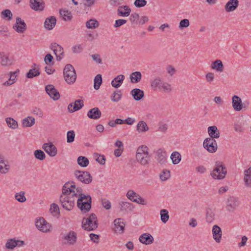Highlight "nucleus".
<instances>
[{"label":"nucleus","instance_id":"1","mask_svg":"<svg viewBox=\"0 0 251 251\" xmlns=\"http://www.w3.org/2000/svg\"><path fill=\"white\" fill-rule=\"evenodd\" d=\"M71 187L70 189H67V190H71L69 194L77 199V206L82 212L86 213L89 211L91 208L92 199L90 195H85L82 193V189L81 187H76L75 182H68Z\"/></svg>","mask_w":251,"mask_h":251},{"label":"nucleus","instance_id":"2","mask_svg":"<svg viewBox=\"0 0 251 251\" xmlns=\"http://www.w3.org/2000/svg\"><path fill=\"white\" fill-rule=\"evenodd\" d=\"M71 186L69 183H65L62 188V194L60 197V201L62 207L67 210L70 211L73 209L75 205V201L76 199L73 196L69 194L71 190L69 189Z\"/></svg>","mask_w":251,"mask_h":251},{"label":"nucleus","instance_id":"3","mask_svg":"<svg viewBox=\"0 0 251 251\" xmlns=\"http://www.w3.org/2000/svg\"><path fill=\"white\" fill-rule=\"evenodd\" d=\"M149 151L148 147L144 145L139 146L137 150L136 158L137 161L142 165L148 164L151 160Z\"/></svg>","mask_w":251,"mask_h":251},{"label":"nucleus","instance_id":"4","mask_svg":"<svg viewBox=\"0 0 251 251\" xmlns=\"http://www.w3.org/2000/svg\"><path fill=\"white\" fill-rule=\"evenodd\" d=\"M226 174V168L223 162L216 161L215 163V167L210 173L211 177L214 179L221 180L225 178Z\"/></svg>","mask_w":251,"mask_h":251},{"label":"nucleus","instance_id":"5","mask_svg":"<svg viewBox=\"0 0 251 251\" xmlns=\"http://www.w3.org/2000/svg\"><path fill=\"white\" fill-rule=\"evenodd\" d=\"M98 219L94 213L91 214L87 218H83L82 221V227L85 230H94L98 227Z\"/></svg>","mask_w":251,"mask_h":251},{"label":"nucleus","instance_id":"6","mask_svg":"<svg viewBox=\"0 0 251 251\" xmlns=\"http://www.w3.org/2000/svg\"><path fill=\"white\" fill-rule=\"evenodd\" d=\"M64 78L65 81L70 84L74 83L76 78V74L74 67L70 64H67L63 70Z\"/></svg>","mask_w":251,"mask_h":251},{"label":"nucleus","instance_id":"7","mask_svg":"<svg viewBox=\"0 0 251 251\" xmlns=\"http://www.w3.org/2000/svg\"><path fill=\"white\" fill-rule=\"evenodd\" d=\"M35 225L36 227L43 232L47 233L51 231L52 227L51 225L43 217L36 219Z\"/></svg>","mask_w":251,"mask_h":251},{"label":"nucleus","instance_id":"8","mask_svg":"<svg viewBox=\"0 0 251 251\" xmlns=\"http://www.w3.org/2000/svg\"><path fill=\"white\" fill-rule=\"evenodd\" d=\"M74 175L76 179L83 183L88 184L92 181V176L88 172L76 170Z\"/></svg>","mask_w":251,"mask_h":251},{"label":"nucleus","instance_id":"9","mask_svg":"<svg viewBox=\"0 0 251 251\" xmlns=\"http://www.w3.org/2000/svg\"><path fill=\"white\" fill-rule=\"evenodd\" d=\"M77 234L74 231H69L63 235L62 239L65 245L72 246L75 245L77 241Z\"/></svg>","mask_w":251,"mask_h":251},{"label":"nucleus","instance_id":"10","mask_svg":"<svg viewBox=\"0 0 251 251\" xmlns=\"http://www.w3.org/2000/svg\"><path fill=\"white\" fill-rule=\"evenodd\" d=\"M203 146L209 152H215L218 149L216 140L212 138H206L203 143Z\"/></svg>","mask_w":251,"mask_h":251},{"label":"nucleus","instance_id":"11","mask_svg":"<svg viewBox=\"0 0 251 251\" xmlns=\"http://www.w3.org/2000/svg\"><path fill=\"white\" fill-rule=\"evenodd\" d=\"M239 204L240 201L238 198L230 196L227 199L226 209L228 211L233 212Z\"/></svg>","mask_w":251,"mask_h":251},{"label":"nucleus","instance_id":"12","mask_svg":"<svg viewBox=\"0 0 251 251\" xmlns=\"http://www.w3.org/2000/svg\"><path fill=\"white\" fill-rule=\"evenodd\" d=\"M30 7L36 11H43L45 7L44 0H29Z\"/></svg>","mask_w":251,"mask_h":251},{"label":"nucleus","instance_id":"13","mask_svg":"<svg viewBox=\"0 0 251 251\" xmlns=\"http://www.w3.org/2000/svg\"><path fill=\"white\" fill-rule=\"evenodd\" d=\"M42 149L51 157H54L57 154V149L51 142L44 143Z\"/></svg>","mask_w":251,"mask_h":251},{"label":"nucleus","instance_id":"14","mask_svg":"<svg viewBox=\"0 0 251 251\" xmlns=\"http://www.w3.org/2000/svg\"><path fill=\"white\" fill-rule=\"evenodd\" d=\"M13 28L19 33H24L27 29V26L23 20L20 17H17L16 24Z\"/></svg>","mask_w":251,"mask_h":251},{"label":"nucleus","instance_id":"15","mask_svg":"<svg viewBox=\"0 0 251 251\" xmlns=\"http://www.w3.org/2000/svg\"><path fill=\"white\" fill-rule=\"evenodd\" d=\"M118 204L120 211L125 213L132 212L135 208L132 203L127 201H120Z\"/></svg>","mask_w":251,"mask_h":251},{"label":"nucleus","instance_id":"16","mask_svg":"<svg viewBox=\"0 0 251 251\" xmlns=\"http://www.w3.org/2000/svg\"><path fill=\"white\" fill-rule=\"evenodd\" d=\"M45 89L47 94L53 100H57L59 99L60 94L53 85L49 84L47 85Z\"/></svg>","mask_w":251,"mask_h":251},{"label":"nucleus","instance_id":"17","mask_svg":"<svg viewBox=\"0 0 251 251\" xmlns=\"http://www.w3.org/2000/svg\"><path fill=\"white\" fill-rule=\"evenodd\" d=\"M50 48L55 54L56 60L57 61L61 60L64 53L63 48L61 46L55 43L51 44Z\"/></svg>","mask_w":251,"mask_h":251},{"label":"nucleus","instance_id":"18","mask_svg":"<svg viewBox=\"0 0 251 251\" xmlns=\"http://www.w3.org/2000/svg\"><path fill=\"white\" fill-rule=\"evenodd\" d=\"M10 168V165L8 160L5 159L4 156L0 153V173L5 174L7 173Z\"/></svg>","mask_w":251,"mask_h":251},{"label":"nucleus","instance_id":"19","mask_svg":"<svg viewBox=\"0 0 251 251\" xmlns=\"http://www.w3.org/2000/svg\"><path fill=\"white\" fill-rule=\"evenodd\" d=\"M155 159L160 164H165L167 162V153L161 149H159L155 152Z\"/></svg>","mask_w":251,"mask_h":251},{"label":"nucleus","instance_id":"20","mask_svg":"<svg viewBox=\"0 0 251 251\" xmlns=\"http://www.w3.org/2000/svg\"><path fill=\"white\" fill-rule=\"evenodd\" d=\"M212 236L216 243H219L221 241L222 231L221 228L217 225H214L212 229Z\"/></svg>","mask_w":251,"mask_h":251},{"label":"nucleus","instance_id":"21","mask_svg":"<svg viewBox=\"0 0 251 251\" xmlns=\"http://www.w3.org/2000/svg\"><path fill=\"white\" fill-rule=\"evenodd\" d=\"M115 225L114 230L116 232L122 233L125 230V224L122 218H117L114 221Z\"/></svg>","mask_w":251,"mask_h":251},{"label":"nucleus","instance_id":"22","mask_svg":"<svg viewBox=\"0 0 251 251\" xmlns=\"http://www.w3.org/2000/svg\"><path fill=\"white\" fill-rule=\"evenodd\" d=\"M139 240L143 244L150 245L153 243L154 238L151 234L145 233L140 236Z\"/></svg>","mask_w":251,"mask_h":251},{"label":"nucleus","instance_id":"23","mask_svg":"<svg viewBox=\"0 0 251 251\" xmlns=\"http://www.w3.org/2000/svg\"><path fill=\"white\" fill-rule=\"evenodd\" d=\"M239 5L238 0H229L225 6V9L227 12H233Z\"/></svg>","mask_w":251,"mask_h":251},{"label":"nucleus","instance_id":"24","mask_svg":"<svg viewBox=\"0 0 251 251\" xmlns=\"http://www.w3.org/2000/svg\"><path fill=\"white\" fill-rule=\"evenodd\" d=\"M130 8L127 5L120 6L117 9V15L119 16L126 17L130 15Z\"/></svg>","mask_w":251,"mask_h":251},{"label":"nucleus","instance_id":"25","mask_svg":"<svg viewBox=\"0 0 251 251\" xmlns=\"http://www.w3.org/2000/svg\"><path fill=\"white\" fill-rule=\"evenodd\" d=\"M242 100L241 99L236 95L232 97V105L233 109L236 111L242 110Z\"/></svg>","mask_w":251,"mask_h":251},{"label":"nucleus","instance_id":"26","mask_svg":"<svg viewBox=\"0 0 251 251\" xmlns=\"http://www.w3.org/2000/svg\"><path fill=\"white\" fill-rule=\"evenodd\" d=\"M101 115V112L98 107H94L89 110L87 113V116L91 119H99Z\"/></svg>","mask_w":251,"mask_h":251},{"label":"nucleus","instance_id":"27","mask_svg":"<svg viewBox=\"0 0 251 251\" xmlns=\"http://www.w3.org/2000/svg\"><path fill=\"white\" fill-rule=\"evenodd\" d=\"M56 19L54 16H50L46 18L44 23V27L48 30H51L55 26Z\"/></svg>","mask_w":251,"mask_h":251},{"label":"nucleus","instance_id":"28","mask_svg":"<svg viewBox=\"0 0 251 251\" xmlns=\"http://www.w3.org/2000/svg\"><path fill=\"white\" fill-rule=\"evenodd\" d=\"M244 181L245 186L248 188H251V167L244 171Z\"/></svg>","mask_w":251,"mask_h":251},{"label":"nucleus","instance_id":"29","mask_svg":"<svg viewBox=\"0 0 251 251\" xmlns=\"http://www.w3.org/2000/svg\"><path fill=\"white\" fill-rule=\"evenodd\" d=\"M207 131L210 136L209 138L215 139L220 137V131L216 126H209L207 128Z\"/></svg>","mask_w":251,"mask_h":251},{"label":"nucleus","instance_id":"30","mask_svg":"<svg viewBox=\"0 0 251 251\" xmlns=\"http://www.w3.org/2000/svg\"><path fill=\"white\" fill-rule=\"evenodd\" d=\"M212 69L218 72H223L224 67L222 61L220 59H217L213 61L211 64Z\"/></svg>","mask_w":251,"mask_h":251},{"label":"nucleus","instance_id":"31","mask_svg":"<svg viewBox=\"0 0 251 251\" xmlns=\"http://www.w3.org/2000/svg\"><path fill=\"white\" fill-rule=\"evenodd\" d=\"M0 63L2 66H8L12 65V61L4 52H0Z\"/></svg>","mask_w":251,"mask_h":251},{"label":"nucleus","instance_id":"32","mask_svg":"<svg viewBox=\"0 0 251 251\" xmlns=\"http://www.w3.org/2000/svg\"><path fill=\"white\" fill-rule=\"evenodd\" d=\"M125 78V77L123 75L117 76L111 81L112 86L114 88H119L122 84Z\"/></svg>","mask_w":251,"mask_h":251},{"label":"nucleus","instance_id":"33","mask_svg":"<svg viewBox=\"0 0 251 251\" xmlns=\"http://www.w3.org/2000/svg\"><path fill=\"white\" fill-rule=\"evenodd\" d=\"M59 14L62 20L66 22L70 21L73 19L71 12L68 10L61 9L59 10Z\"/></svg>","mask_w":251,"mask_h":251},{"label":"nucleus","instance_id":"34","mask_svg":"<svg viewBox=\"0 0 251 251\" xmlns=\"http://www.w3.org/2000/svg\"><path fill=\"white\" fill-rule=\"evenodd\" d=\"M131 94L136 100H140L144 96V91L138 88L133 89L131 91Z\"/></svg>","mask_w":251,"mask_h":251},{"label":"nucleus","instance_id":"35","mask_svg":"<svg viewBox=\"0 0 251 251\" xmlns=\"http://www.w3.org/2000/svg\"><path fill=\"white\" fill-rule=\"evenodd\" d=\"M149 129V127L145 122L140 121L138 123L136 126V130L138 133H145L148 131Z\"/></svg>","mask_w":251,"mask_h":251},{"label":"nucleus","instance_id":"36","mask_svg":"<svg viewBox=\"0 0 251 251\" xmlns=\"http://www.w3.org/2000/svg\"><path fill=\"white\" fill-rule=\"evenodd\" d=\"M142 78V75L140 72L136 71L132 73L130 75V81L133 83L139 82Z\"/></svg>","mask_w":251,"mask_h":251},{"label":"nucleus","instance_id":"37","mask_svg":"<svg viewBox=\"0 0 251 251\" xmlns=\"http://www.w3.org/2000/svg\"><path fill=\"white\" fill-rule=\"evenodd\" d=\"M99 26V23L95 19H91L86 22V26L88 29L96 28Z\"/></svg>","mask_w":251,"mask_h":251},{"label":"nucleus","instance_id":"38","mask_svg":"<svg viewBox=\"0 0 251 251\" xmlns=\"http://www.w3.org/2000/svg\"><path fill=\"white\" fill-rule=\"evenodd\" d=\"M35 124V119L31 116H28L23 120V125L25 127H31Z\"/></svg>","mask_w":251,"mask_h":251},{"label":"nucleus","instance_id":"39","mask_svg":"<svg viewBox=\"0 0 251 251\" xmlns=\"http://www.w3.org/2000/svg\"><path fill=\"white\" fill-rule=\"evenodd\" d=\"M171 159L174 164H178L181 159L180 154L177 151L173 152L171 155Z\"/></svg>","mask_w":251,"mask_h":251},{"label":"nucleus","instance_id":"40","mask_svg":"<svg viewBox=\"0 0 251 251\" xmlns=\"http://www.w3.org/2000/svg\"><path fill=\"white\" fill-rule=\"evenodd\" d=\"M126 196L129 200L133 202L137 201V199L139 196L138 194L135 193L132 190H128L126 193Z\"/></svg>","mask_w":251,"mask_h":251},{"label":"nucleus","instance_id":"41","mask_svg":"<svg viewBox=\"0 0 251 251\" xmlns=\"http://www.w3.org/2000/svg\"><path fill=\"white\" fill-rule=\"evenodd\" d=\"M168 129V124L166 123L161 122L158 123L157 131L162 133H166Z\"/></svg>","mask_w":251,"mask_h":251},{"label":"nucleus","instance_id":"42","mask_svg":"<svg viewBox=\"0 0 251 251\" xmlns=\"http://www.w3.org/2000/svg\"><path fill=\"white\" fill-rule=\"evenodd\" d=\"M5 121L7 126L11 128L16 129L18 127V124L16 121L11 117L7 118Z\"/></svg>","mask_w":251,"mask_h":251},{"label":"nucleus","instance_id":"43","mask_svg":"<svg viewBox=\"0 0 251 251\" xmlns=\"http://www.w3.org/2000/svg\"><path fill=\"white\" fill-rule=\"evenodd\" d=\"M159 89L163 91L165 93L170 92L172 90L171 85L169 83L163 81L159 88Z\"/></svg>","mask_w":251,"mask_h":251},{"label":"nucleus","instance_id":"44","mask_svg":"<svg viewBox=\"0 0 251 251\" xmlns=\"http://www.w3.org/2000/svg\"><path fill=\"white\" fill-rule=\"evenodd\" d=\"M162 82L163 81H162L161 78L157 76L151 81V86L154 89H159Z\"/></svg>","mask_w":251,"mask_h":251},{"label":"nucleus","instance_id":"45","mask_svg":"<svg viewBox=\"0 0 251 251\" xmlns=\"http://www.w3.org/2000/svg\"><path fill=\"white\" fill-rule=\"evenodd\" d=\"M1 16L3 19L10 21L12 19L13 14L10 10L5 9L1 12Z\"/></svg>","mask_w":251,"mask_h":251},{"label":"nucleus","instance_id":"46","mask_svg":"<svg viewBox=\"0 0 251 251\" xmlns=\"http://www.w3.org/2000/svg\"><path fill=\"white\" fill-rule=\"evenodd\" d=\"M17 243L16 240L14 238L8 239L6 244L5 248L7 249L12 250L15 247H17Z\"/></svg>","mask_w":251,"mask_h":251},{"label":"nucleus","instance_id":"47","mask_svg":"<svg viewBox=\"0 0 251 251\" xmlns=\"http://www.w3.org/2000/svg\"><path fill=\"white\" fill-rule=\"evenodd\" d=\"M160 213L161 221L163 223H166L169 219L168 211L166 209H161Z\"/></svg>","mask_w":251,"mask_h":251},{"label":"nucleus","instance_id":"48","mask_svg":"<svg viewBox=\"0 0 251 251\" xmlns=\"http://www.w3.org/2000/svg\"><path fill=\"white\" fill-rule=\"evenodd\" d=\"M84 105L83 101L82 100H75L73 104V109L72 112H75L80 109Z\"/></svg>","mask_w":251,"mask_h":251},{"label":"nucleus","instance_id":"49","mask_svg":"<svg viewBox=\"0 0 251 251\" xmlns=\"http://www.w3.org/2000/svg\"><path fill=\"white\" fill-rule=\"evenodd\" d=\"M102 83V76L100 74L97 75L94 78V87L96 90H98Z\"/></svg>","mask_w":251,"mask_h":251},{"label":"nucleus","instance_id":"50","mask_svg":"<svg viewBox=\"0 0 251 251\" xmlns=\"http://www.w3.org/2000/svg\"><path fill=\"white\" fill-rule=\"evenodd\" d=\"M88 159L85 156H80L77 158L78 164L81 167H85L89 164Z\"/></svg>","mask_w":251,"mask_h":251},{"label":"nucleus","instance_id":"51","mask_svg":"<svg viewBox=\"0 0 251 251\" xmlns=\"http://www.w3.org/2000/svg\"><path fill=\"white\" fill-rule=\"evenodd\" d=\"M39 75V69H37L36 68H34L29 70L28 72L26 74V77L31 78L38 76Z\"/></svg>","mask_w":251,"mask_h":251},{"label":"nucleus","instance_id":"52","mask_svg":"<svg viewBox=\"0 0 251 251\" xmlns=\"http://www.w3.org/2000/svg\"><path fill=\"white\" fill-rule=\"evenodd\" d=\"M25 193L24 191H20L16 193L15 195V199L20 202H24L26 201V198L25 196Z\"/></svg>","mask_w":251,"mask_h":251},{"label":"nucleus","instance_id":"53","mask_svg":"<svg viewBox=\"0 0 251 251\" xmlns=\"http://www.w3.org/2000/svg\"><path fill=\"white\" fill-rule=\"evenodd\" d=\"M139 15L137 13L134 12L129 15V20L131 24L138 25V20L139 19Z\"/></svg>","mask_w":251,"mask_h":251},{"label":"nucleus","instance_id":"54","mask_svg":"<svg viewBox=\"0 0 251 251\" xmlns=\"http://www.w3.org/2000/svg\"><path fill=\"white\" fill-rule=\"evenodd\" d=\"M34 155L35 157L39 160H43L46 158L45 153L41 150H37L35 151Z\"/></svg>","mask_w":251,"mask_h":251},{"label":"nucleus","instance_id":"55","mask_svg":"<svg viewBox=\"0 0 251 251\" xmlns=\"http://www.w3.org/2000/svg\"><path fill=\"white\" fill-rule=\"evenodd\" d=\"M50 213L54 216L59 215V208L57 204L52 203L50 209Z\"/></svg>","mask_w":251,"mask_h":251},{"label":"nucleus","instance_id":"56","mask_svg":"<svg viewBox=\"0 0 251 251\" xmlns=\"http://www.w3.org/2000/svg\"><path fill=\"white\" fill-rule=\"evenodd\" d=\"M15 74H16V72H11L10 73L11 75L10 76V77H9L8 80L5 81L3 83V85L4 86H10L16 82V75H15Z\"/></svg>","mask_w":251,"mask_h":251},{"label":"nucleus","instance_id":"57","mask_svg":"<svg viewBox=\"0 0 251 251\" xmlns=\"http://www.w3.org/2000/svg\"><path fill=\"white\" fill-rule=\"evenodd\" d=\"M215 219V213L211 209H208L206 212V220L208 223H212Z\"/></svg>","mask_w":251,"mask_h":251},{"label":"nucleus","instance_id":"58","mask_svg":"<svg viewBox=\"0 0 251 251\" xmlns=\"http://www.w3.org/2000/svg\"><path fill=\"white\" fill-rule=\"evenodd\" d=\"M170 176V171L169 170H163L160 173L159 177L161 180L165 181L169 179Z\"/></svg>","mask_w":251,"mask_h":251},{"label":"nucleus","instance_id":"59","mask_svg":"<svg viewBox=\"0 0 251 251\" xmlns=\"http://www.w3.org/2000/svg\"><path fill=\"white\" fill-rule=\"evenodd\" d=\"M75 132L74 130H69L67 133V142L68 143H73L75 140Z\"/></svg>","mask_w":251,"mask_h":251},{"label":"nucleus","instance_id":"60","mask_svg":"<svg viewBox=\"0 0 251 251\" xmlns=\"http://www.w3.org/2000/svg\"><path fill=\"white\" fill-rule=\"evenodd\" d=\"M94 156L96 158V160L101 165H104L105 162V158L104 155L99 154L98 153H94Z\"/></svg>","mask_w":251,"mask_h":251},{"label":"nucleus","instance_id":"61","mask_svg":"<svg viewBox=\"0 0 251 251\" xmlns=\"http://www.w3.org/2000/svg\"><path fill=\"white\" fill-rule=\"evenodd\" d=\"M122 94L121 91H115L111 97V100L114 102H117L121 99Z\"/></svg>","mask_w":251,"mask_h":251},{"label":"nucleus","instance_id":"62","mask_svg":"<svg viewBox=\"0 0 251 251\" xmlns=\"http://www.w3.org/2000/svg\"><path fill=\"white\" fill-rule=\"evenodd\" d=\"M190 25L189 20L187 19H184L181 20L179 22L178 27L180 29L187 27Z\"/></svg>","mask_w":251,"mask_h":251},{"label":"nucleus","instance_id":"63","mask_svg":"<svg viewBox=\"0 0 251 251\" xmlns=\"http://www.w3.org/2000/svg\"><path fill=\"white\" fill-rule=\"evenodd\" d=\"M101 202V205L105 209L108 210L111 208V203L108 200L106 199H102Z\"/></svg>","mask_w":251,"mask_h":251},{"label":"nucleus","instance_id":"64","mask_svg":"<svg viewBox=\"0 0 251 251\" xmlns=\"http://www.w3.org/2000/svg\"><path fill=\"white\" fill-rule=\"evenodd\" d=\"M147 3L146 0H135L134 2V5L137 8H141L145 6Z\"/></svg>","mask_w":251,"mask_h":251}]
</instances>
